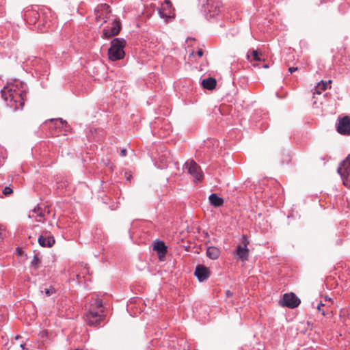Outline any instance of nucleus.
Segmentation results:
<instances>
[{
  "instance_id": "f257e3e1",
  "label": "nucleus",
  "mask_w": 350,
  "mask_h": 350,
  "mask_svg": "<svg viewBox=\"0 0 350 350\" xmlns=\"http://www.w3.org/2000/svg\"><path fill=\"white\" fill-rule=\"evenodd\" d=\"M27 84L18 79L8 82L1 90V96L8 107L14 111L23 109L27 97Z\"/></svg>"
},
{
  "instance_id": "f03ea898",
  "label": "nucleus",
  "mask_w": 350,
  "mask_h": 350,
  "mask_svg": "<svg viewBox=\"0 0 350 350\" xmlns=\"http://www.w3.org/2000/svg\"><path fill=\"white\" fill-rule=\"evenodd\" d=\"M105 305L101 299L92 297L88 304V312L85 314L88 326L96 327L106 320Z\"/></svg>"
},
{
  "instance_id": "7ed1b4c3",
  "label": "nucleus",
  "mask_w": 350,
  "mask_h": 350,
  "mask_svg": "<svg viewBox=\"0 0 350 350\" xmlns=\"http://www.w3.org/2000/svg\"><path fill=\"white\" fill-rule=\"evenodd\" d=\"M126 41L123 38H116L111 42V46L108 50L109 59L111 61H117L124 58L125 53L124 48Z\"/></svg>"
},
{
  "instance_id": "20e7f679",
  "label": "nucleus",
  "mask_w": 350,
  "mask_h": 350,
  "mask_svg": "<svg viewBox=\"0 0 350 350\" xmlns=\"http://www.w3.org/2000/svg\"><path fill=\"white\" fill-rule=\"evenodd\" d=\"M199 1L208 20L215 18L221 12V2L219 0H199Z\"/></svg>"
},
{
  "instance_id": "39448f33",
  "label": "nucleus",
  "mask_w": 350,
  "mask_h": 350,
  "mask_svg": "<svg viewBox=\"0 0 350 350\" xmlns=\"http://www.w3.org/2000/svg\"><path fill=\"white\" fill-rule=\"evenodd\" d=\"M38 29L40 32H46L55 23V16L51 9L46 7L40 8Z\"/></svg>"
},
{
  "instance_id": "423d86ee",
  "label": "nucleus",
  "mask_w": 350,
  "mask_h": 350,
  "mask_svg": "<svg viewBox=\"0 0 350 350\" xmlns=\"http://www.w3.org/2000/svg\"><path fill=\"white\" fill-rule=\"evenodd\" d=\"M241 242V244L236 247L234 256L237 260L245 262L248 260L249 258L248 245L250 244V241L248 240L247 235L242 234Z\"/></svg>"
},
{
  "instance_id": "0eeeda50",
  "label": "nucleus",
  "mask_w": 350,
  "mask_h": 350,
  "mask_svg": "<svg viewBox=\"0 0 350 350\" xmlns=\"http://www.w3.org/2000/svg\"><path fill=\"white\" fill-rule=\"evenodd\" d=\"M158 14L165 22L174 17V10L170 0H165L161 3V7L158 8Z\"/></svg>"
},
{
  "instance_id": "6e6552de",
  "label": "nucleus",
  "mask_w": 350,
  "mask_h": 350,
  "mask_svg": "<svg viewBox=\"0 0 350 350\" xmlns=\"http://www.w3.org/2000/svg\"><path fill=\"white\" fill-rule=\"evenodd\" d=\"M112 23L104 27L103 31V37L109 38L118 35L121 29L120 20L118 18L112 19Z\"/></svg>"
},
{
  "instance_id": "1a4fd4ad",
  "label": "nucleus",
  "mask_w": 350,
  "mask_h": 350,
  "mask_svg": "<svg viewBox=\"0 0 350 350\" xmlns=\"http://www.w3.org/2000/svg\"><path fill=\"white\" fill-rule=\"evenodd\" d=\"M95 18L97 22L102 21V24L105 23L110 20L111 16H108L111 12L110 7L106 3H102L97 6L94 10Z\"/></svg>"
},
{
  "instance_id": "9d476101",
  "label": "nucleus",
  "mask_w": 350,
  "mask_h": 350,
  "mask_svg": "<svg viewBox=\"0 0 350 350\" xmlns=\"http://www.w3.org/2000/svg\"><path fill=\"white\" fill-rule=\"evenodd\" d=\"M300 299L295 293H286L283 295L282 299L280 301L282 306L289 308H295L300 304Z\"/></svg>"
},
{
  "instance_id": "9b49d317",
  "label": "nucleus",
  "mask_w": 350,
  "mask_h": 350,
  "mask_svg": "<svg viewBox=\"0 0 350 350\" xmlns=\"http://www.w3.org/2000/svg\"><path fill=\"white\" fill-rule=\"evenodd\" d=\"M46 124H49L50 128L54 129L55 131L52 133V135H59V132L63 131H66V128L68 127L66 121L63 120L62 118L51 119L49 122L46 121Z\"/></svg>"
},
{
  "instance_id": "f8f14e48",
  "label": "nucleus",
  "mask_w": 350,
  "mask_h": 350,
  "mask_svg": "<svg viewBox=\"0 0 350 350\" xmlns=\"http://www.w3.org/2000/svg\"><path fill=\"white\" fill-rule=\"evenodd\" d=\"M338 172L343 181V184L346 185V180L350 175V154L340 163L338 168Z\"/></svg>"
},
{
  "instance_id": "ddd939ff",
  "label": "nucleus",
  "mask_w": 350,
  "mask_h": 350,
  "mask_svg": "<svg viewBox=\"0 0 350 350\" xmlns=\"http://www.w3.org/2000/svg\"><path fill=\"white\" fill-rule=\"evenodd\" d=\"M211 272L208 267L204 265H198L196 267L194 275L200 282L206 281L211 276Z\"/></svg>"
},
{
  "instance_id": "4468645a",
  "label": "nucleus",
  "mask_w": 350,
  "mask_h": 350,
  "mask_svg": "<svg viewBox=\"0 0 350 350\" xmlns=\"http://www.w3.org/2000/svg\"><path fill=\"white\" fill-rule=\"evenodd\" d=\"M40 8L31 9L25 11L23 17L27 23L29 25L39 24Z\"/></svg>"
},
{
  "instance_id": "2eb2a0df",
  "label": "nucleus",
  "mask_w": 350,
  "mask_h": 350,
  "mask_svg": "<svg viewBox=\"0 0 350 350\" xmlns=\"http://www.w3.org/2000/svg\"><path fill=\"white\" fill-rule=\"evenodd\" d=\"M336 131L341 135H350V118L348 116L339 118L338 123L336 124Z\"/></svg>"
},
{
  "instance_id": "dca6fc26",
  "label": "nucleus",
  "mask_w": 350,
  "mask_h": 350,
  "mask_svg": "<svg viewBox=\"0 0 350 350\" xmlns=\"http://www.w3.org/2000/svg\"><path fill=\"white\" fill-rule=\"evenodd\" d=\"M186 168L188 173L195 178L197 180H201L202 178V172L200 167L193 161H190L189 163H185Z\"/></svg>"
},
{
  "instance_id": "f3484780",
  "label": "nucleus",
  "mask_w": 350,
  "mask_h": 350,
  "mask_svg": "<svg viewBox=\"0 0 350 350\" xmlns=\"http://www.w3.org/2000/svg\"><path fill=\"white\" fill-rule=\"evenodd\" d=\"M39 245L42 247H51L55 243L53 236L47 233L40 235L38 239Z\"/></svg>"
},
{
  "instance_id": "a211bd4d",
  "label": "nucleus",
  "mask_w": 350,
  "mask_h": 350,
  "mask_svg": "<svg viewBox=\"0 0 350 350\" xmlns=\"http://www.w3.org/2000/svg\"><path fill=\"white\" fill-rule=\"evenodd\" d=\"M153 250L157 251L160 260H162V257H164L167 253V246L163 241H155L153 245Z\"/></svg>"
},
{
  "instance_id": "6ab92c4d",
  "label": "nucleus",
  "mask_w": 350,
  "mask_h": 350,
  "mask_svg": "<svg viewBox=\"0 0 350 350\" xmlns=\"http://www.w3.org/2000/svg\"><path fill=\"white\" fill-rule=\"evenodd\" d=\"M210 204L215 207H220L224 204V199L217 196L216 193H212L208 197Z\"/></svg>"
},
{
  "instance_id": "aec40b11",
  "label": "nucleus",
  "mask_w": 350,
  "mask_h": 350,
  "mask_svg": "<svg viewBox=\"0 0 350 350\" xmlns=\"http://www.w3.org/2000/svg\"><path fill=\"white\" fill-rule=\"evenodd\" d=\"M220 250L215 246H210L207 247L206 256L208 258L212 260H216L220 255Z\"/></svg>"
},
{
  "instance_id": "412c9836",
  "label": "nucleus",
  "mask_w": 350,
  "mask_h": 350,
  "mask_svg": "<svg viewBox=\"0 0 350 350\" xmlns=\"http://www.w3.org/2000/svg\"><path fill=\"white\" fill-rule=\"evenodd\" d=\"M247 58L250 59L251 62H262L265 59L262 58V54L259 53L257 50L250 49L247 53Z\"/></svg>"
},
{
  "instance_id": "4be33fe9",
  "label": "nucleus",
  "mask_w": 350,
  "mask_h": 350,
  "mask_svg": "<svg viewBox=\"0 0 350 350\" xmlns=\"http://www.w3.org/2000/svg\"><path fill=\"white\" fill-rule=\"evenodd\" d=\"M217 85V81L213 77H208L204 79L202 81V85L204 89L212 90L215 89Z\"/></svg>"
},
{
  "instance_id": "5701e85b",
  "label": "nucleus",
  "mask_w": 350,
  "mask_h": 350,
  "mask_svg": "<svg viewBox=\"0 0 350 350\" xmlns=\"http://www.w3.org/2000/svg\"><path fill=\"white\" fill-rule=\"evenodd\" d=\"M40 262H41V261H40L38 254H36L33 256V258L30 262V266H31V267H33L35 269H38Z\"/></svg>"
},
{
  "instance_id": "b1692460",
  "label": "nucleus",
  "mask_w": 350,
  "mask_h": 350,
  "mask_svg": "<svg viewBox=\"0 0 350 350\" xmlns=\"http://www.w3.org/2000/svg\"><path fill=\"white\" fill-rule=\"evenodd\" d=\"M48 68H49V65L47 64V63L43 62V68L38 66L36 68V70L37 72H40V75H47Z\"/></svg>"
},
{
  "instance_id": "393cba45",
  "label": "nucleus",
  "mask_w": 350,
  "mask_h": 350,
  "mask_svg": "<svg viewBox=\"0 0 350 350\" xmlns=\"http://www.w3.org/2000/svg\"><path fill=\"white\" fill-rule=\"evenodd\" d=\"M42 292L44 293L46 296H51L53 293H55L56 291L54 287L50 286L49 288H44Z\"/></svg>"
},
{
  "instance_id": "a878e982",
  "label": "nucleus",
  "mask_w": 350,
  "mask_h": 350,
  "mask_svg": "<svg viewBox=\"0 0 350 350\" xmlns=\"http://www.w3.org/2000/svg\"><path fill=\"white\" fill-rule=\"evenodd\" d=\"M33 211L39 217H44L42 210L40 206H36L33 208Z\"/></svg>"
},
{
  "instance_id": "bb28decb",
  "label": "nucleus",
  "mask_w": 350,
  "mask_h": 350,
  "mask_svg": "<svg viewBox=\"0 0 350 350\" xmlns=\"http://www.w3.org/2000/svg\"><path fill=\"white\" fill-rule=\"evenodd\" d=\"M331 81H329V83H324L323 81H321V84L319 83L318 88L325 90L327 87L328 86L329 83H330Z\"/></svg>"
},
{
  "instance_id": "cd10ccee",
  "label": "nucleus",
  "mask_w": 350,
  "mask_h": 350,
  "mask_svg": "<svg viewBox=\"0 0 350 350\" xmlns=\"http://www.w3.org/2000/svg\"><path fill=\"white\" fill-rule=\"evenodd\" d=\"M12 192H13V190L10 187H5L4 188V189L3 190V193L5 196H8V195L11 194Z\"/></svg>"
},
{
  "instance_id": "c85d7f7f",
  "label": "nucleus",
  "mask_w": 350,
  "mask_h": 350,
  "mask_svg": "<svg viewBox=\"0 0 350 350\" xmlns=\"http://www.w3.org/2000/svg\"><path fill=\"white\" fill-rule=\"evenodd\" d=\"M5 230V228L0 225V243L3 240V231Z\"/></svg>"
},
{
  "instance_id": "c756f323",
  "label": "nucleus",
  "mask_w": 350,
  "mask_h": 350,
  "mask_svg": "<svg viewBox=\"0 0 350 350\" xmlns=\"http://www.w3.org/2000/svg\"><path fill=\"white\" fill-rule=\"evenodd\" d=\"M253 66H254V67L258 66V67H259V68L262 67V68H269V65H268V64H262V66H260V64H258V63H257V64H253Z\"/></svg>"
},
{
  "instance_id": "7c9ffc66",
  "label": "nucleus",
  "mask_w": 350,
  "mask_h": 350,
  "mask_svg": "<svg viewBox=\"0 0 350 350\" xmlns=\"http://www.w3.org/2000/svg\"><path fill=\"white\" fill-rule=\"evenodd\" d=\"M126 154H127V150L126 148H122L120 150V155L121 157H125V156H126Z\"/></svg>"
},
{
  "instance_id": "2f4dec72",
  "label": "nucleus",
  "mask_w": 350,
  "mask_h": 350,
  "mask_svg": "<svg viewBox=\"0 0 350 350\" xmlns=\"http://www.w3.org/2000/svg\"><path fill=\"white\" fill-rule=\"evenodd\" d=\"M321 306H324V304H323L321 303L319 304L318 305L317 309H318L319 312H321V314L324 315L325 314V312H324V310H322V308H321Z\"/></svg>"
},
{
  "instance_id": "473e14b6",
  "label": "nucleus",
  "mask_w": 350,
  "mask_h": 350,
  "mask_svg": "<svg viewBox=\"0 0 350 350\" xmlns=\"http://www.w3.org/2000/svg\"><path fill=\"white\" fill-rule=\"evenodd\" d=\"M298 70L297 67H289L288 71L290 73H293Z\"/></svg>"
},
{
  "instance_id": "72a5a7b5",
  "label": "nucleus",
  "mask_w": 350,
  "mask_h": 350,
  "mask_svg": "<svg viewBox=\"0 0 350 350\" xmlns=\"http://www.w3.org/2000/svg\"><path fill=\"white\" fill-rule=\"evenodd\" d=\"M226 295L227 297H230L233 295V293L232 291H230V290H227L226 291Z\"/></svg>"
},
{
  "instance_id": "f704fd0d",
  "label": "nucleus",
  "mask_w": 350,
  "mask_h": 350,
  "mask_svg": "<svg viewBox=\"0 0 350 350\" xmlns=\"http://www.w3.org/2000/svg\"><path fill=\"white\" fill-rule=\"evenodd\" d=\"M40 334L42 336V337L46 336L47 335L46 329H43L40 332Z\"/></svg>"
},
{
  "instance_id": "c9c22d12",
  "label": "nucleus",
  "mask_w": 350,
  "mask_h": 350,
  "mask_svg": "<svg viewBox=\"0 0 350 350\" xmlns=\"http://www.w3.org/2000/svg\"><path fill=\"white\" fill-rule=\"evenodd\" d=\"M197 53L199 57H202L203 55V51L200 49L197 51Z\"/></svg>"
},
{
  "instance_id": "e433bc0d",
  "label": "nucleus",
  "mask_w": 350,
  "mask_h": 350,
  "mask_svg": "<svg viewBox=\"0 0 350 350\" xmlns=\"http://www.w3.org/2000/svg\"><path fill=\"white\" fill-rule=\"evenodd\" d=\"M20 347L21 348V350L25 349V344H21Z\"/></svg>"
},
{
  "instance_id": "4c0bfd02",
  "label": "nucleus",
  "mask_w": 350,
  "mask_h": 350,
  "mask_svg": "<svg viewBox=\"0 0 350 350\" xmlns=\"http://www.w3.org/2000/svg\"><path fill=\"white\" fill-rule=\"evenodd\" d=\"M317 94H320V92L319 90H317Z\"/></svg>"
}]
</instances>
